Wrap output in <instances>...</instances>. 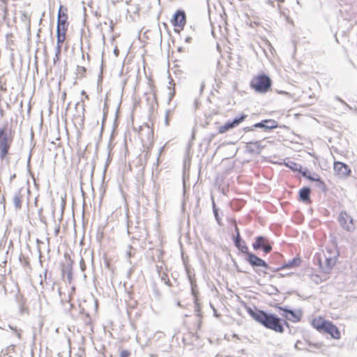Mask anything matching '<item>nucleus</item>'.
Returning a JSON list of instances; mask_svg holds the SVG:
<instances>
[{
	"instance_id": "603ef678",
	"label": "nucleus",
	"mask_w": 357,
	"mask_h": 357,
	"mask_svg": "<svg viewBox=\"0 0 357 357\" xmlns=\"http://www.w3.org/2000/svg\"><path fill=\"white\" fill-rule=\"evenodd\" d=\"M235 231H236V236H238V234H240V231H239V229L238 228V227L236 225L235 226Z\"/></svg>"
},
{
	"instance_id": "052dcab7",
	"label": "nucleus",
	"mask_w": 357,
	"mask_h": 357,
	"mask_svg": "<svg viewBox=\"0 0 357 357\" xmlns=\"http://www.w3.org/2000/svg\"><path fill=\"white\" fill-rule=\"evenodd\" d=\"M283 326L285 325L286 326L289 327V324L284 319H282Z\"/></svg>"
},
{
	"instance_id": "0eeeda50",
	"label": "nucleus",
	"mask_w": 357,
	"mask_h": 357,
	"mask_svg": "<svg viewBox=\"0 0 357 357\" xmlns=\"http://www.w3.org/2000/svg\"><path fill=\"white\" fill-rule=\"evenodd\" d=\"M64 261L61 264V271L63 277L66 275L68 283L73 280V266L74 261L70 258L68 253L64 254Z\"/></svg>"
},
{
	"instance_id": "ea45409f",
	"label": "nucleus",
	"mask_w": 357,
	"mask_h": 357,
	"mask_svg": "<svg viewBox=\"0 0 357 357\" xmlns=\"http://www.w3.org/2000/svg\"><path fill=\"white\" fill-rule=\"evenodd\" d=\"M34 70L36 71L37 73H38L39 70H41V73H44L45 75H47L49 73V71H52V68H33Z\"/></svg>"
},
{
	"instance_id": "f3484780",
	"label": "nucleus",
	"mask_w": 357,
	"mask_h": 357,
	"mask_svg": "<svg viewBox=\"0 0 357 357\" xmlns=\"http://www.w3.org/2000/svg\"><path fill=\"white\" fill-rule=\"evenodd\" d=\"M246 151L250 153L259 154L263 147L260 145L259 141H249L246 142Z\"/></svg>"
},
{
	"instance_id": "f257e3e1",
	"label": "nucleus",
	"mask_w": 357,
	"mask_h": 357,
	"mask_svg": "<svg viewBox=\"0 0 357 357\" xmlns=\"http://www.w3.org/2000/svg\"><path fill=\"white\" fill-rule=\"evenodd\" d=\"M249 315L257 322L268 329L275 332L282 333L284 331L282 319L273 313H269L257 308L247 307Z\"/></svg>"
},
{
	"instance_id": "39448f33",
	"label": "nucleus",
	"mask_w": 357,
	"mask_h": 357,
	"mask_svg": "<svg viewBox=\"0 0 357 357\" xmlns=\"http://www.w3.org/2000/svg\"><path fill=\"white\" fill-rule=\"evenodd\" d=\"M272 242L264 236H257L252 243V248L255 250H262L265 254L269 253L272 249Z\"/></svg>"
},
{
	"instance_id": "f8f14e48",
	"label": "nucleus",
	"mask_w": 357,
	"mask_h": 357,
	"mask_svg": "<svg viewBox=\"0 0 357 357\" xmlns=\"http://www.w3.org/2000/svg\"><path fill=\"white\" fill-rule=\"evenodd\" d=\"M334 171L335 174L341 178L349 176L351 174L349 166L341 162H334Z\"/></svg>"
},
{
	"instance_id": "6e6d98bb",
	"label": "nucleus",
	"mask_w": 357,
	"mask_h": 357,
	"mask_svg": "<svg viewBox=\"0 0 357 357\" xmlns=\"http://www.w3.org/2000/svg\"><path fill=\"white\" fill-rule=\"evenodd\" d=\"M119 51L118 48H117V47H116V48L114 49V53L115 54V55H116V56L119 55Z\"/></svg>"
},
{
	"instance_id": "473e14b6",
	"label": "nucleus",
	"mask_w": 357,
	"mask_h": 357,
	"mask_svg": "<svg viewBox=\"0 0 357 357\" xmlns=\"http://www.w3.org/2000/svg\"><path fill=\"white\" fill-rule=\"evenodd\" d=\"M161 280L164 282L168 287H172V284L168 278V275L166 273H163L160 276Z\"/></svg>"
},
{
	"instance_id": "58836bf2",
	"label": "nucleus",
	"mask_w": 357,
	"mask_h": 357,
	"mask_svg": "<svg viewBox=\"0 0 357 357\" xmlns=\"http://www.w3.org/2000/svg\"><path fill=\"white\" fill-rule=\"evenodd\" d=\"M83 304L84 305H94V307H95V310L96 311L98 310V301L97 300H93L90 303H88L86 301H84L83 302Z\"/></svg>"
},
{
	"instance_id": "cd10ccee",
	"label": "nucleus",
	"mask_w": 357,
	"mask_h": 357,
	"mask_svg": "<svg viewBox=\"0 0 357 357\" xmlns=\"http://www.w3.org/2000/svg\"><path fill=\"white\" fill-rule=\"evenodd\" d=\"M298 172H299L303 177L306 178L310 181L312 182V174L306 167H303L301 165V169L298 170Z\"/></svg>"
},
{
	"instance_id": "338daca9",
	"label": "nucleus",
	"mask_w": 357,
	"mask_h": 357,
	"mask_svg": "<svg viewBox=\"0 0 357 357\" xmlns=\"http://www.w3.org/2000/svg\"><path fill=\"white\" fill-rule=\"evenodd\" d=\"M204 82H202V85H201V89H200V90H201V91H202V90H203V89H204Z\"/></svg>"
},
{
	"instance_id": "412c9836",
	"label": "nucleus",
	"mask_w": 357,
	"mask_h": 357,
	"mask_svg": "<svg viewBox=\"0 0 357 357\" xmlns=\"http://www.w3.org/2000/svg\"><path fill=\"white\" fill-rule=\"evenodd\" d=\"M228 73L227 68H218V71L214 76V80L218 87L222 82V77H225Z\"/></svg>"
},
{
	"instance_id": "13d9d810",
	"label": "nucleus",
	"mask_w": 357,
	"mask_h": 357,
	"mask_svg": "<svg viewBox=\"0 0 357 357\" xmlns=\"http://www.w3.org/2000/svg\"><path fill=\"white\" fill-rule=\"evenodd\" d=\"M169 112V111H167V113H166V117H165V123L166 124H168V118H167V116H168V113Z\"/></svg>"
},
{
	"instance_id": "774afa93",
	"label": "nucleus",
	"mask_w": 357,
	"mask_h": 357,
	"mask_svg": "<svg viewBox=\"0 0 357 357\" xmlns=\"http://www.w3.org/2000/svg\"><path fill=\"white\" fill-rule=\"evenodd\" d=\"M81 69L82 70V74L85 73L86 68H81Z\"/></svg>"
},
{
	"instance_id": "09e8293b",
	"label": "nucleus",
	"mask_w": 357,
	"mask_h": 357,
	"mask_svg": "<svg viewBox=\"0 0 357 357\" xmlns=\"http://www.w3.org/2000/svg\"><path fill=\"white\" fill-rule=\"evenodd\" d=\"M8 326L14 333H16L19 330L17 328V327H14L11 325H8Z\"/></svg>"
},
{
	"instance_id": "680f3d73",
	"label": "nucleus",
	"mask_w": 357,
	"mask_h": 357,
	"mask_svg": "<svg viewBox=\"0 0 357 357\" xmlns=\"http://www.w3.org/2000/svg\"><path fill=\"white\" fill-rule=\"evenodd\" d=\"M291 275V273H287V274H286V275ZM284 276H285V275H284V274H282V273H280V274H279V277H280V278H282V277H284Z\"/></svg>"
},
{
	"instance_id": "a878e982",
	"label": "nucleus",
	"mask_w": 357,
	"mask_h": 357,
	"mask_svg": "<svg viewBox=\"0 0 357 357\" xmlns=\"http://www.w3.org/2000/svg\"><path fill=\"white\" fill-rule=\"evenodd\" d=\"M284 165L289 168L293 172H298V170L301 169V165L291 160L284 162Z\"/></svg>"
},
{
	"instance_id": "5701e85b",
	"label": "nucleus",
	"mask_w": 357,
	"mask_h": 357,
	"mask_svg": "<svg viewBox=\"0 0 357 357\" xmlns=\"http://www.w3.org/2000/svg\"><path fill=\"white\" fill-rule=\"evenodd\" d=\"M312 346L311 342L306 340H298L294 345L295 348L298 350H307L309 351H311Z\"/></svg>"
},
{
	"instance_id": "4d7b16f0",
	"label": "nucleus",
	"mask_w": 357,
	"mask_h": 357,
	"mask_svg": "<svg viewBox=\"0 0 357 357\" xmlns=\"http://www.w3.org/2000/svg\"><path fill=\"white\" fill-rule=\"evenodd\" d=\"M31 157V151L30 152L29 158H28V161H27L28 166L29 165V163H30Z\"/></svg>"
},
{
	"instance_id": "aec40b11",
	"label": "nucleus",
	"mask_w": 357,
	"mask_h": 357,
	"mask_svg": "<svg viewBox=\"0 0 357 357\" xmlns=\"http://www.w3.org/2000/svg\"><path fill=\"white\" fill-rule=\"evenodd\" d=\"M22 189H20L13 195V202L16 210H20L22 208V200L23 197V195L22 194Z\"/></svg>"
},
{
	"instance_id": "e2e57ef3",
	"label": "nucleus",
	"mask_w": 357,
	"mask_h": 357,
	"mask_svg": "<svg viewBox=\"0 0 357 357\" xmlns=\"http://www.w3.org/2000/svg\"><path fill=\"white\" fill-rule=\"evenodd\" d=\"M124 68H121V70L119 72V76L121 77L123 74Z\"/></svg>"
},
{
	"instance_id": "4468645a",
	"label": "nucleus",
	"mask_w": 357,
	"mask_h": 357,
	"mask_svg": "<svg viewBox=\"0 0 357 357\" xmlns=\"http://www.w3.org/2000/svg\"><path fill=\"white\" fill-rule=\"evenodd\" d=\"M301 259L299 257H296L288 261H284L280 267L273 268V272H277L283 269L294 268L300 266Z\"/></svg>"
},
{
	"instance_id": "c9c22d12",
	"label": "nucleus",
	"mask_w": 357,
	"mask_h": 357,
	"mask_svg": "<svg viewBox=\"0 0 357 357\" xmlns=\"http://www.w3.org/2000/svg\"><path fill=\"white\" fill-rule=\"evenodd\" d=\"M82 319L84 321L85 324H87V325L91 324V319L89 312H86L85 315H82Z\"/></svg>"
},
{
	"instance_id": "1a4fd4ad",
	"label": "nucleus",
	"mask_w": 357,
	"mask_h": 357,
	"mask_svg": "<svg viewBox=\"0 0 357 357\" xmlns=\"http://www.w3.org/2000/svg\"><path fill=\"white\" fill-rule=\"evenodd\" d=\"M340 225L347 231H352L355 228L354 220L347 212H341L338 219Z\"/></svg>"
},
{
	"instance_id": "69168bd1",
	"label": "nucleus",
	"mask_w": 357,
	"mask_h": 357,
	"mask_svg": "<svg viewBox=\"0 0 357 357\" xmlns=\"http://www.w3.org/2000/svg\"><path fill=\"white\" fill-rule=\"evenodd\" d=\"M275 255L277 257H278V258L282 257V255H280V254H278V253L275 254Z\"/></svg>"
},
{
	"instance_id": "5fc2aeb1",
	"label": "nucleus",
	"mask_w": 357,
	"mask_h": 357,
	"mask_svg": "<svg viewBox=\"0 0 357 357\" xmlns=\"http://www.w3.org/2000/svg\"><path fill=\"white\" fill-rule=\"evenodd\" d=\"M38 216H41L43 215V208L38 209Z\"/></svg>"
},
{
	"instance_id": "393cba45",
	"label": "nucleus",
	"mask_w": 357,
	"mask_h": 357,
	"mask_svg": "<svg viewBox=\"0 0 357 357\" xmlns=\"http://www.w3.org/2000/svg\"><path fill=\"white\" fill-rule=\"evenodd\" d=\"M259 135L260 133L255 129L254 132H245V135L242 136V138L245 140H248L251 138L259 139L261 138Z\"/></svg>"
},
{
	"instance_id": "f704fd0d",
	"label": "nucleus",
	"mask_w": 357,
	"mask_h": 357,
	"mask_svg": "<svg viewBox=\"0 0 357 357\" xmlns=\"http://www.w3.org/2000/svg\"><path fill=\"white\" fill-rule=\"evenodd\" d=\"M102 77H103V68H100V73L98 74V81H97L98 89L102 88Z\"/></svg>"
},
{
	"instance_id": "a19ab883",
	"label": "nucleus",
	"mask_w": 357,
	"mask_h": 357,
	"mask_svg": "<svg viewBox=\"0 0 357 357\" xmlns=\"http://www.w3.org/2000/svg\"><path fill=\"white\" fill-rule=\"evenodd\" d=\"M79 314L82 315H85L86 312H89L88 311L86 310L85 307L82 304L79 305Z\"/></svg>"
},
{
	"instance_id": "72a5a7b5",
	"label": "nucleus",
	"mask_w": 357,
	"mask_h": 357,
	"mask_svg": "<svg viewBox=\"0 0 357 357\" xmlns=\"http://www.w3.org/2000/svg\"><path fill=\"white\" fill-rule=\"evenodd\" d=\"M19 259L20 262L24 266H29L30 262L28 257H24L22 254L20 255Z\"/></svg>"
},
{
	"instance_id": "3c124183",
	"label": "nucleus",
	"mask_w": 357,
	"mask_h": 357,
	"mask_svg": "<svg viewBox=\"0 0 357 357\" xmlns=\"http://www.w3.org/2000/svg\"><path fill=\"white\" fill-rule=\"evenodd\" d=\"M39 218L41 222L45 223V218L43 215L39 216Z\"/></svg>"
},
{
	"instance_id": "8fccbe9b",
	"label": "nucleus",
	"mask_w": 357,
	"mask_h": 357,
	"mask_svg": "<svg viewBox=\"0 0 357 357\" xmlns=\"http://www.w3.org/2000/svg\"><path fill=\"white\" fill-rule=\"evenodd\" d=\"M278 93H280V94H284V95H287V96H291V95H290V93H289L286 92V91H279Z\"/></svg>"
},
{
	"instance_id": "49530a36",
	"label": "nucleus",
	"mask_w": 357,
	"mask_h": 357,
	"mask_svg": "<svg viewBox=\"0 0 357 357\" xmlns=\"http://www.w3.org/2000/svg\"><path fill=\"white\" fill-rule=\"evenodd\" d=\"M22 330L19 329L15 333L16 336L18 337V339H22Z\"/></svg>"
},
{
	"instance_id": "7ed1b4c3",
	"label": "nucleus",
	"mask_w": 357,
	"mask_h": 357,
	"mask_svg": "<svg viewBox=\"0 0 357 357\" xmlns=\"http://www.w3.org/2000/svg\"><path fill=\"white\" fill-rule=\"evenodd\" d=\"M314 327L319 331L326 333L335 339L340 337V332L332 322L326 321L321 317L314 319Z\"/></svg>"
},
{
	"instance_id": "f03ea898",
	"label": "nucleus",
	"mask_w": 357,
	"mask_h": 357,
	"mask_svg": "<svg viewBox=\"0 0 357 357\" xmlns=\"http://www.w3.org/2000/svg\"><path fill=\"white\" fill-rule=\"evenodd\" d=\"M14 133L7 126L0 127V159L3 160L9 154Z\"/></svg>"
},
{
	"instance_id": "9d476101",
	"label": "nucleus",
	"mask_w": 357,
	"mask_h": 357,
	"mask_svg": "<svg viewBox=\"0 0 357 357\" xmlns=\"http://www.w3.org/2000/svg\"><path fill=\"white\" fill-rule=\"evenodd\" d=\"M67 20V14L62 10V6H60L58 13L56 31L66 32L68 26Z\"/></svg>"
},
{
	"instance_id": "a211bd4d",
	"label": "nucleus",
	"mask_w": 357,
	"mask_h": 357,
	"mask_svg": "<svg viewBox=\"0 0 357 357\" xmlns=\"http://www.w3.org/2000/svg\"><path fill=\"white\" fill-rule=\"evenodd\" d=\"M264 122H265V121L264 119V120L261 121L260 122L256 123L251 126L245 127V128H243V131L244 132H254L255 129L259 128V129L264 130V132H268L269 130L267 127L268 125H266V123H264Z\"/></svg>"
},
{
	"instance_id": "6e6552de",
	"label": "nucleus",
	"mask_w": 357,
	"mask_h": 357,
	"mask_svg": "<svg viewBox=\"0 0 357 357\" xmlns=\"http://www.w3.org/2000/svg\"><path fill=\"white\" fill-rule=\"evenodd\" d=\"M278 308L282 311V313H281L282 317L292 322H298L302 317L303 312L301 310H292L287 306H278Z\"/></svg>"
},
{
	"instance_id": "bb28decb",
	"label": "nucleus",
	"mask_w": 357,
	"mask_h": 357,
	"mask_svg": "<svg viewBox=\"0 0 357 357\" xmlns=\"http://www.w3.org/2000/svg\"><path fill=\"white\" fill-rule=\"evenodd\" d=\"M212 207H213V212L215 216V218L219 225H221V218L219 215V208H217L214 199L212 197Z\"/></svg>"
},
{
	"instance_id": "6ab92c4d",
	"label": "nucleus",
	"mask_w": 357,
	"mask_h": 357,
	"mask_svg": "<svg viewBox=\"0 0 357 357\" xmlns=\"http://www.w3.org/2000/svg\"><path fill=\"white\" fill-rule=\"evenodd\" d=\"M167 73H168L169 84V86H167V89L169 90L167 103L169 104L170 102L174 98V97L175 96V88H174L175 84H174L173 78L171 77V75L169 73V68H168V70H167Z\"/></svg>"
},
{
	"instance_id": "dca6fc26",
	"label": "nucleus",
	"mask_w": 357,
	"mask_h": 357,
	"mask_svg": "<svg viewBox=\"0 0 357 357\" xmlns=\"http://www.w3.org/2000/svg\"><path fill=\"white\" fill-rule=\"evenodd\" d=\"M233 242L236 248L241 252L246 255L249 252L248 248L245 241L241 238V234H238V236H234Z\"/></svg>"
},
{
	"instance_id": "de8ad7c7",
	"label": "nucleus",
	"mask_w": 357,
	"mask_h": 357,
	"mask_svg": "<svg viewBox=\"0 0 357 357\" xmlns=\"http://www.w3.org/2000/svg\"><path fill=\"white\" fill-rule=\"evenodd\" d=\"M105 119H106V115L105 114L104 116H103V119H102V128H101L100 134V137H101V135H102V132L103 130V126H104V123H105Z\"/></svg>"
},
{
	"instance_id": "9b49d317",
	"label": "nucleus",
	"mask_w": 357,
	"mask_h": 357,
	"mask_svg": "<svg viewBox=\"0 0 357 357\" xmlns=\"http://www.w3.org/2000/svg\"><path fill=\"white\" fill-rule=\"evenodd\" d=\"M337 261V252H334V253L330 256H327L324 254V259H319L320 265L325 266L326 271H330L333 267L335 266Z\"/></svg>"
},
{
	"instance_id": "e433bc0d",
	"label": "nucleus",
	"mask_w": 357,
	"mask_h": 357,
	"mask_svg": "<svg viewBox=\"0 0 357 357\" xmlns=\"http://www.w3.org/2000/svg\"><path fill=\"white\" fill-rule=\"evenodd\" d=\"M186 272H187V275H188V278L189 280L190 283V284L195 283L196 281H195V275H192V273L190 272V271H189L188 269H186Z\"/></svg>"
},
{
	"instance_id": "c03bdc74",
	"label": "nucleus",
	"mask_w": 357,
	"mask_h": 357,
	"mask_svg": "<svg viewBox=\"0 0 357 357\" xmlns=\"http://www.w3.org/2000/svg\"><path fill=\"white\" fill-rule=\"evenodd\" d=\"M79 264H80V267H81L82 271H84V269H85V263H84V260L83 259V258H81V260L79 261Z\"/></svg>"
},
{
	"instance_id": "37998d69",
	"label": "nucleus",
	"mask_w": 357,
	"mask_h": 357,
	"mask_svg": "<svg viewBox=\"0 0 357 357\" xmlns=\"http://www.w3.org/2000/svg\"><path fill=\"white\" fill-rule=\"evenodd\" d=\"M129 250L127 251L126 255L128 258H130L133 256L134 253L132 252V247L131 245L128 246Z\"/></svg>"
},
{
	"instance_id": "20e7f679",
	"label": "nucleus",
	"mask_w": 357,
	"mask_h": 357,
	"mask_svg": "<svg viewBox=\"0 0 357 357\" xmlns=\"http://www.w3.org/2000/svg\"><path fill=\"white\" fill-rule=\"evenodd\" d=\"M272 81L266 74H260L255 77L250 82V86L255 91L265 93L271 89Z\"/></svg>"
},
{
	"instance_id": "ddd939ff",
	"label": "nucleus",
	"mask_w": 357,
	"mask_h": 357,
	"mask_svg": "<svg viewBox=\"0 0 357 357\" xmlns=\"http://www.w3.org/2000/svg\"><path fill=\"white\" fill-rule=\"evenodd\" d=\"M185 22L186 16L185 12L181 10H177L174 15V17L172 20V24L176 27H178L183 29L185 24Z\"/></svg>"
},
{
	"instance_id": "423d86ee",
	"label": "nucleus",
	"mask_w": 357,
	"mask_h": 357,
	"mask_svg": "<svg viewBox=\"0 0 357 357\" xmlns=\"http://www.w3.org/2000/svg\"><path fill=\"white\" fill-rule=\"evenodd\" d=\"M245 261L254 268L262 267L273 271V268L271 267L266 261L250 251L245 255Z\"/></svg>"
},
{
	"instance_id": "bf43d9fd",
	"label": "nucleus",
	"mask_w": 357,
	"mask_h": 357,
	"mask_svg": "<svg viewBox=\"0 0 357 357\" xmlns=\"http://www.w3.org/2000/svg\"><path fill=\"white\" fill-rule=\"evenodd\" d=\"M191 40H192L191 37L188 36V37H186L185 40L187 43H190L191 41Z\"/></svg>"
},
{
	"instance_id": "2eb2a0df",
	"label": "nucleus",
	"mask_w": 357,
	"mask_h": 357,
	"mask_svg": "<svg viewBox=\"0 0 357 357\" xmlns=\"http://www.w3.org/2000/svg\"><path fill=\"white\" fill-rule=\"evenodd\" d=\"M299 201L304 204H310L311 202V188L308 186L303 187L298 192Z\"/></svg>"
},
{
	"instance_id": "0e129e2a",
	"label": "nucleus",
	"mask_w": 357,
	"mask_h": 357,
	"mask_svg": "<svg viewBox=\"0 0 357 357\" xmlns=\"http://www.w3.org/2000/svg\"><path fill=\"white\" fill-rule=\"evenodd\" d=\"M181 73V70H175V71L174 72V73L176 75H178V73Z\"/></svg>"
},
{
	"instance_id": "4c0bfd02",
	"label": "nucleus",
	"mask_w": 357,
	"mask_h": 357,
	"mask_svg": "<svg viewBox=\"0 0 357 357\" xmlns=\"http://www.w3.org/2000/svg\"><path fill=\"white\" fill-rule=\"evenodd\" d=\"M153 131L151 130L149 127V126H147V139L148 141H153Z\"/></svg>"
},
{
	"instance_id": "79ce46f5",
	"label": "nucleus",
	"mask_w": 357,
	"mask_h": 357,
	"mask_svg": "<svg viewBox=\"0 0 357 357\" xmlns=\"http://www.w3.org/2000/svg\"><path fill=\"white\" fill-rule=\"evenodd\" d=\"M130 352L128 350H123L121 351L120 357H129Z\"/></svg>"
},
{
	"instance_id": "864d4df0",
	"label": "nucleus",
	"mask_w": 357,
	"mask_h": 357,
	"mask_svg": "<svg viewBox=\"0 0 357 357\" xmlns=\"http://www.w3.org/2000/svg\"><path fill=\"white\" fill-rule=\"evenodd\" d=\"M210 305H211V307L213 308V310L214 315H215V316H218V315H217V310L215 309V307H213V305L211 303H210Z\"/></svg>"
},
{
	"instance_id": "4be33fe9",
	"label": "nucleus",
	"mask_w": 357,
	"mask_h": 357,
	"mask_svg": "<svg viewBox=\"0 0 357 357\" xmlns=\"http://www.w3.org/2000/svg\"><path fill=\"white\" fill-rule=\"evenodd\" d=\"M66 32L56 31V38H57V45H56V56H58L59 54H61V46L66 39Z\"/></svg>"
},
{
	"instance_id": "2f4dec72",
	"label": "nucleus",
	"mask_w": 357,
	"mask_h": 357,
	"mask_svg": "<svg viewBox=\"0 0 357 357\" xmlns=\"http://www.w3.org/2000/svg\"><path fill=\"white\" fill-rule=\"evenodd\" d=\"M191 286V294L193 296L194 300L198 298V290L197 285L195 283L190 284Z\"/></svg>"
},
{
	"instance_id": "c756f323",
	"label": "nucleus",
	"mask_w": 357,
	"mask_h": 357,
	"mask_svg": "<svg viewBox=\"0 0 357 357\" xmlns=\"http://www.w3.org/2000/svg\"><path fill=\"white\" fill-rule=\"evenodd\" d=\"M264 121H265L264 123H266V124L268 125L267 127H268L269 131L278 127V122L274 119H264Z\"/></svg>"
},
{
	"instance_id": "a18cd8bd",
	"label": "nucleus",
	"mask_w": 357,
	"mask_h": 357,
	"mask_svg": "<svg viewBox=\"0 0 357 357\" xmlns=\"http://www.w3.org/2000/svg\"><path fill=\"white\" fill-rule=\"evenodd\" d=\"M215 134H210V135L207 138L208 144H209L211 142V141L215 137Z\"/></svg>"
},
{
	"instance_id": "b1692460",
	"label": "nucleus",
	"mask_w": 357,
	"mask_h": 357,
	"mask_svg": "<svg viewBox=\"0 0 357 357\" xmlns=\"http://www.w3.org/2000/svg\"><path fill=\"white\" fill-rule=\"evenodd\" d=\"M248 115L245 114H241L238 116H236L233 120L230 121L232 126L234 128L238 126L241 123H242L246 118Z\"/></svg>"
},
{
	"instance_id": "c85d7f7f",
	"label": "nucleus",
	"mask_w": 357,
	"mask_h": 357,
	"mask_svg": "<svg viewBox=\"0 0 357 357\" xmlns=\"http://www.w3.org/2000/svg\"><path fill=\"white\" fill-rule=\"evenodd\" d=\"M234 128V126H232L230 121H227L224 125L219 127L218 132L219 133H225L227 132L228 130Z\"/></svg>"
},
{
	"instance_id": "7c9ffc66",
	"label": "nucleus",
	"mask_w": 357,
	"mask_h": 357,
	"mask_svg": "<svg viewBox=\"0 0 357 357\" xmlns=\"http://www.w3.org/2000/svg\"><path fill=\"white\" fill-rule=\"evenodd\" d=\"M194 303H195V311L196 312V315L197 317H202V312H201V305H200V303H199V298H195L194 300Z\"/></svg>"
}]
</instances>
